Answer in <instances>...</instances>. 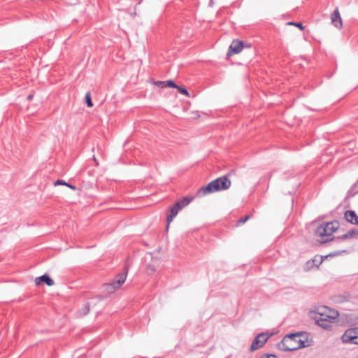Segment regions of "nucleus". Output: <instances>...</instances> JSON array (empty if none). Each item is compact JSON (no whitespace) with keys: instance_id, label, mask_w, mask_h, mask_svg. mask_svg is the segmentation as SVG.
Segmentation results:
<instances>
[{"instance_id":"obj_1","label":"nucleus","mask_w":358,"mask_h":358,"mask_svg":"<svg viewBox=\"0 0 358 358\" xmlns=\"http://www.w3.org/2000/svg\"><path fill=\"white\" fill-rule=\"evenodd\" d=\"M302 332L291 333L283 337L277 344L278 348L284 352H290L306 347V341L302 340Z\"/></svg>"},{"instance_id":"obj_2","label":"nucleus","mask_w":358,"mask_h":358,"mask_svg":"<svg viewBox=\"0 0 358 358\" xmlns=\"http://www.w3.org/2000/svg\"><path fill=\"white\" fill-rule=\"evenodd\" d=\"M231 185V180L227 176H221L213 180L207 185L201 187L197 192V195L201 196L216 192L227 190Z\"/></svg>"},{"instance_id":"obj_3","label":"nucleus","mask_w":358,"mask_h":358,"mask_svg":"<svg viewBox=\"0 0 358 358\" xmlns=\"http://www.w3.org/2000/svg\"><path fill=\"white\" fill-rule=\"evenodd\" d=\"M338 312L327 306H318L315 307V316L317 319H323L329 321H335L338 317Z\"/></svg>"},{"instance_id":"obj_4","label":"nucleus","mask_w":358,"mask_h":358,"mask_svg":"<svg viewBox=\"0 0 358 358\" xmlns=\"http://www.w3.org/2000/svg\"><path fill=\"white\" fill-rule=\"evenodd\" d=\"M339 222L338 221H332L324 224H321L317 227L316 234L321 236H330L339 228Z\"/></svg>"},{"instance_id":"obj_5","label":"nucleus","mask_w":358,"mask_h":358,"mask_svg":"<svg viewBox=\"0 0 358 358\" xmlns=\"http://www.w3.org/2000/svg\"><path fill=\"white\" fill-rule=\"evenodd\" d=\"M128 273V268L127 266L124 267V270L122 273L117 274L115 279L110 283L104 285L106 289L108 292H113L114 290L120 288L121 285L125 282Z\"/></svg>"},{"instance_id":"obj_6","label":"nucleus","mask_w":358,"mask_h":358,"mask_svg":"<svg viewBox=\"0 0 358 358\" xmlns=\"http://www.w3.org/2000/svg\"><path fill=\"white\" fill-rule=\"evenodd\" d=\"M341 339L343 343L358 345V327L348 329Z\"/></svg>"},{"instance_id":"obj_7","label":"nucleus","mask_w":358,"mask_h":358,"mask_svg":"<svg viewBox=\"0 0 358 358\" xmlns=\"http://www.w3.org/2000/svg\"><path fill=\"white\" fill-rule=\"evenodd\" d=\"M271 336L272 334L268 332H262L257 335L250 345V350L253 352L262 348Z\"/></svg>"},{"instance_id":"obj_8","label":"nucleus","mask_w":358,"mask_h":358,"mask_svg":"<svg viewBox=\"0 0 358 358\" xmlns=\"http://www.w3.org/2000/svg\"><path fill=\"white\" fill-rule=\"evenodd\" d=\"M244 47L250 48L251 45L247 44L245 45L242 41L234 40L229 48L228 55L238 54Z\"/></svg>"},{"instance_id":"obj_9","label":"nucleus","mask_w":358,"mask_h":358,"mask_svg":"<svg viewBox=\"0 0 358 358\" xmlns=\"http://www.w3.org/2000/svg\"><path fill=\"white\" fill-rule=\"evenodd\" d=\"M183 208L180 206V203L176 202L173 206L170 208V213L166 217L167 226L166 229H168L169 224L173 220V219L178 215L179 211H180Z\"/></svg>"},{"instance_id":"obj_10","label":"nucleus","mask_w":358,"mask_h":358,"mask_svg":"<svg viewBox=\"0 0 358 358\" xmlns=\"http://www.w3.org/2000/svg\"><path fill=\"white\" fill-rule=\"evenodd\" d=\"M331 23L338 29H341L343 27L342 19L338 10L336 8L331 14Z\"/></svg>"},{"instance_id":"obj_11","label":"nucleus","mask_w":358,"mask_h":358,"mask_svg":"<svg viewBox=\"0 0 358 358\" xmlns=\"http://www.w3.org/2000/svg\"><path fill=\"white\" fill-rule=\"evenodd\" d=\"M41 282L46 284L48 286H52L55 284L54 280L46 273L35 278L36 285H39Z\"/></svg>"},{"instance_id":"obj_12","label":"nucleus","mask_w":358,"mask_h":358,"mask_svg":"<svg viewBox=\"0 0 358 358\" xmlns=\"http://www.w3.org/2000/svg\"><path fill=\"white\" fill-rule=\"evenodd\" d=\"M345 220L354 224H358V216L353 210H347L345 213Z\"/></svg>"},{"instance_id":"obj_13","label":"nucleus","mask_w":358,"mask_h":358,"mask_svg":"<svg viewBox=\"0 0 358 358\" xmlns=\"http://www.w3.org/2000/svg\"><path fill=\"white\" fill-rule=\"evenodd\" d=\"M315 322L317 324L324 329H329L331 328L332 324L335 321H329L323 319H317V317L315 316Z\"/></svg>"},{"instance_id":"obj_14","label":"nucleus","mask_w":358,"mask_h":358,"mask_svg":"<svg viewBox=\"0 0 358 358\" xmlns=\"http://www.w3.org/2000/svg\"><path fill=\"white\" fill-rule=\"evenodd\" d=\"M357 234H358V231L355 230V229H352V230H350V231H348L345 234L338 237V238H340V239L351 238H352L354 236H355Z\"/></svg>"},{"instance_id":"obj_15","label":"nucleus","mask_w":358,"mask_h":358,"mask_svg":"<svg viewBox=\"0 0 358 358\" xmlns=\"http://www.w3.org/2000/svg\"><path fill=\"white\" fill-rule=\"evenodd\" d=\"M193 200L192 196H184L181 200L178 201V203H180V206L182 208L187 206Z\"/></svg>"},{"instance_id":"obj_16","label":"nucleus","mask_w":358,"mask_h":358,"mask_svg":"<svg viewBox=\"0 0 358 358\" xmlns=\"http://www.w3.org/2000/svg\"><path fill=\"white\" fill-rule=\"evenodd\" d=\"M157 266L155 264H148L146 266V273L148 275H152L156 271Z\"/></svg>"},{"instance_id":"obj_17","label":"nucleus","mask_w":358,"mask_h":358,"mask_svg":"<svg viewBox=\"0 0 358 358\" xmlns=\"http://www.w3.org/2000/svg\"><path fill=\"white\" fill-rule=\"evenodd\" d=\"M90 312V303H85L80 311V315L85 316Z\"/></svg>"},{"instance_id":"obj_18","label":"nucleus","mask_w":358,"mask_h":358,"mask_svg":"<svg viewBox=\"0 0 358 358\" xmlns=\"http://www.w3.org/2000/svg\"><path fill=\"white\" fill-rule=\"evenodd\" d=\"M85 102H86L87 106L88 107H92L93 106V103H92V99H91L90 92H87L85 94Z\"/></svg>"},{"instance_id":"obj_19","label":"nucleus","mask_w":358,"mask_h":358,"mask_svg":"<svg viewBox=\"0 0 358 358\" xmlns=\"http://www.w3.org/2000/svg\"><path fill=\"white\" fill-rule=\"evenodd\" d=\"M176 89L178 90L180 94L185 95L186 96H189V92L186 88L178 85V87H176Z\"/></svg>"},{"instance_id":"obj_20","label":"nucleus","mask_w":358,"mask_h":358,"mask_svg":"<svg viewBox=\"0 0 358 358\" xmlns=\"http://www.w3.org/2000/svg\"><path fill=\"white\" fill-rule=\"evenodd\" d=\"M312 268H313V259H310L307 261L303 269L304 271H310Z\"/></svg>"},{"instance_id":"obj_21","label":"nucleus","mask_w":358,"mask_h":358,"mask_svg":"<svg viewBox=\"0 0 358 358\" xmlns=\"http://www.w3.org/2000/svg\"><path fill=\"white\" fill-rule=\"evenodd\" d=\"M166 87L176 88V87H178V85H176L173 80H169L166 81L165 87Z\"/></svg>"},{"instance_id":"obj_22","label":"nucleus","mask_w":358,"mask_h":358,"mask_svg":"<svg viewBox=\"0 0 358 358\" xmlns=\"http://www.w3.org/2000/svg\"><path fill=\"white\" fill-rule=\"evenodd\" d=\"M287 25H294V27H299L300 29H303V26L301 22H289L287 23Z\"/></svg>"},{"instance_id":"obj_23","label":"nucleus","mask_w":358,"mask_h":358,"mask_svg":"<svg viewBox=\"0 0 358 358\" xmlns=\"http://www.w3.org/2000/svg\"><path fill=\"white\" fill-rule=\"evenodd\" d=\"M249 218H250L249 215H245L244 217H243L238 220V224H244L249 220Z\"/></svg>"},{"instance_id":"obj_24","label":"nucleus","mask_w":358,"mask_h":358,"mask_svg":"<svg viewBox=\"0 0 358 358\" xmlns=\"http://www.w3.org/2000/svg\"><path fill=\"white\" fill-rule=\"evenodd\" d=\"M165 84H166V82L165 81H157V82H155V85L157 87H159L161 88H164L165 87Z\"/></svg>"},{"instance_id":"obj_25","label":"nucleus","mask_w":358,"mask_h":358,"mask_svg":"<svg viewBox=\"0 0 358 358\" xmlns=\"http://www.w3.org/2000/svg\"><path fill=\"white\" fill-rule=\"evenodd\" d=\"M55 185H67V182L62 180H57L55 182Z\"/></svg>"},{"instance_id":"obj_26","label":"nucleus","mask_w":358,"mask_h":358,"mask_svg":"<svg viewBox=\"0 0 358 358\" xmlns=\"http://www.w3.org/2000/svg\"><path fill=\"white\" fill-rule=\"evenodd\" d=\"M260 358H277V357L273 354H265L263 355Z\"/></svg>"},{"instance_id":"obj_27","label":"nucleus","mask_w":358,"mask_h":358,"mask_svg":"<svg viewBox=\"0 0 358 358\" xmlns=\"http://www.w3.org/2000/svg\"><path fill=\"white\" fill-rule=\"evenodd\" d=\"M343 252H345V250H343V251H337V252H332V253L329 254V256H332V257L337 256V255H341ZM328 257V255L326 256V257Z\"/></svg>"},{"instance_id":"obj_28","label":"nucleus","mask_w":358,"mask_h":358,"mask_svg":"<svg viewBox=\"0 0 358 358\" xmlns=\"http://www.w3.org/2000/svg\"><path fill=\"white\" fill-rule=\"evenodd\" d=\"M66 186L69 187V188H71V189H73V190H75L76 189V187L74 185H71L69 183H67Z\"/></svg>"},{"instance_id":"obj_29","label":"nucleus","mask_w":358,"mask_h":358,"mask_svg":"<svg viewBox=\"0 0 358 358\" xmlns=\"http://www.w3.org/2000/svg\"><path fill=\"white\" fill-rule=\"evenodd\" d=\"M309 315L313 313V310H310L309 312H308Z\"/></svg>"},{"instance_id":"obj_30","label":"nucleus","mask_w":358,"mask_h":358,"mask_svg":"<svg viewBox=\"0 0 358 358\" xmlns=\"http://www.w3.org/2000/svg\"><path fill=\"white\" fill-rule=\"evenodd\" d=\"M32 96H33L32 95H29V96H28V97H27V99H31L32 98Z\"/></svg>"},{"instance_id":"obj_31","label":"nucleus","mask_w":358,"mask_h":358,"mask_svg":"<svg viewBox=\"0 0 358 358\" xmlns=\"http://www.w3.org/2000/svg\"><path fill=\"white\" fill-rule=\"evenodd\" d=\"M76 2H78V0H74L73 3H76Z\"/></svg>"},{"instance_id":"obj_32","label":"nucleus","mask_w":358,"mask_h":358,"mask_svg":"<svg viewBox=\"0 0 358 358\" xmlns=\"http://www.w3.org/2000/svg\"><path fill=\"white\" fill-rule=\"evenodd\" d=\"M357 358H358V357H357Z\"/></svg>"}]
</instances>
